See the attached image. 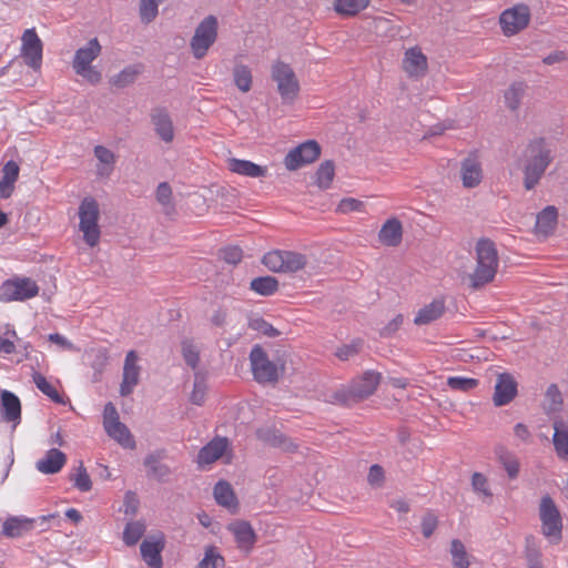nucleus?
I'll return each instance as SVG.
<instances>
[{
    "instance_id": "f257e3e1",
    "label": "nucleus",
    "mask_w": 568,
    "mask_h": 568,
    "mask_svg": "<svg viewBox=\"0 0 568 568\" xmlns=\"http://www.w3.org/2000/svg\"><path fill=\"white\" fill-rule=\"evenodd\" d=\"M476 267L469 275V286L473 290H479L494 281L499 257L495 243L489 239H481L477 242L476 247Z\"/></svg>"
},
{
    "instance_id": "f03ea898",
    "label": "nucleus",
    "mask_w": 568,
    "mask_h": 568,
    "mask_svg": "<svg viewBox=\"0 0 568 568\" xmlns=\"http://www.w3.org/2000/svg\"><path fill=\"white\" fill-rule=\"evenodd\" d=\"M552 160V151L545 139H537L528 144L524 166V186L526 190L530 191L539 183Z\"/></svg>"
},
{
    "instance_id": "7ed1b4c3",
    "label": "nucleus",
    "mask_w": 568,
    "mask_h": 568,
    "mask_svg": "<svg viewBox=\"0 0 568 568\" xmlns=\"http://www.w3.org/2000/svg\"><path fill=\"white\" fill-rule=\"evenodd\" d=\"M101 50L102 48L98 39L93 38L74 53L72 61L74 72L91 84H98L102 80V73L92 65V62L100 55Z\"/></svg>"
},
{
    "instance_id": "20e7f679",
    "label": "nucleus",
    "mask_w": 568,
    "mask_h": 568,
    "mask_svg": "<svg viewBox=\"0 0 568 568\" xmlns=\"http://www.w3.org/2000/svg\"><path fill=\"white\" fill-rule=\"evenodd\" d=\"M250 363L254 379L258 384H276L284 373V365L278 366L268 358L264 348L254 345L250 352Z\"/></svg>"
},
{
    "instance_id": "39448f33",
    "label": "nucleus",
    "mask_w": 568,
    "mask_h": 568,
    "mask_svg": "<svg viewBox=\"0 0 568 568\" xmlns=\"http://www.w3.org/2000/svg\"><path fill=\"white\" fill-rule=\"evenodd\" d=\"M538 515L542 535L551 544H558L562 539V517L550 495L546 494L541 497Z\"/></svg>"
},
{
    "instance_id": "423d86ee",
    "label": "nucleus",
    "mask_w": 568,
    "mask_h": 568,
    "mask_svg": "<svg viewBox=\"0 0 568 568\" xmlns=\"http://www.w3.org/2000/svg\"><path fill=\"white\" fill-rule=\"evenodd\" d=\"M100 209L95 199L91 196L84 197L79 206V229L83 233L84 242L93 247L100 240L99 227Z\"/></svg>"
},
{
    "instance_id": "0eeeda50",
    "label": "nucleus",
    "mask_w": 568,
    "mask_h": 568,
    "mask_svg": "<svg viewBox=\"0 0 568 568\" xmlns=\"http://www.w3.org/2000/svg\"><path fill=\"white\" fill-rule=\"evenodd\" d=\"M271 78L277 85V92L283 103H293L300 93V82L292 67L277 60L273 63Z\"/></svg>"
},
{
    "instance_id": "6e6552de",
    "label": "nucleus",
    "mask_w": 568,
    "mask_h": 568,
    "mask_svg": "<svg viewBox=\"0 0 568 568\" xmlns=\"http://www.w3.org/2000/svg\"><path fill=\"white\" fill-rule=\"evenodd\" d=\"M262 262L272 272L295 273L306 265L307 258L298 252L276 250L266 253Z\"/></svg>"
},
{
    "instance_id": "1a4fd4ad",
    "label": "nucleus",
    "mask_w": 568,
    "mask_h": 568,
    "mask_svg": "<svg viewBox=\"0 0 568 568\" xmlns=\"http://www.w3.org/2000/svg\"><path fill=\"white\" fill-rule=\"evenodd\" d=\"M216 38L217 19L214 16H207L199 23L191 39L190 45L194 58H204L209 49L216 41Z\"/></svg>"
},
{
    "instance_id": "9d476101",
    "label": "nucleus",
    "mask_w": 568,
    "mask_h": 568,
    "mask_svg": "<svg viewBox=\"0 0 568 568\" xmlns=\"http://www.w3.org/2000/svg\"><path fill=\"white\" fill-rule=\"evenodd\" d=\"M39 286L29 277L7 280L0 286V301H26L37 296Z\"/></svg>"
},
{
    "instance_id": "9b49d317",
    "label": "nucleus",
    "mask_w": 568,
    "mask_h": 568,
    "mask_svg": "<svg viewBox=\"0 0 568 568\" xmlns=\"http://www.w3.org/2000/svg\"><path fill=\"white\" fill-rule=\"evenodd\" d=\"M58 517V514L44 515L36 519L27 517H11L4 521L2 531L8 537H20L32 530L37 524L40 527V530L44 531L49 528L47 524L51 520H55Z\"/></svg>"
},
{
    "instance_id": "f8f14e48",
    "label": "nucleus",
    "mask_w": 568,
    "mask_h": 568,
    "mask_svg": "<svg viewBox=\"0 0 568 568\" xmlns=\"http://www.w3.org/2000/svg\"><path fill=\"white\" fill-rule=\"evenodd\" d=\"M321 155V146L315 140H308L292 149L284 159L287 170L295 171L313 163Z\"/></svg>"
},
{
    "instance_id": "ddd939ff",
    "label": "nucleus",
    "mask_w": 568,
    "mask_h": 568,
    "mask_svg": "<svg viewBox=\"0 0 568 568\" xmlns=\"http://www.w3.org/2000/svg\"><path fill=\"white\" fill-rule=\"evenodd\" d=\"M530 20L529 8L525 4L515 6L505 10L499 18L503 32L506 36H514L525 29Z\"/></svg>"
},
{
    "instance_id": "4468645a",
    "label": "nucleus",
    "mask_w": 568,
    "mask_h": 568,
    "mask_svg": "<svg viewBox=\"0 0 568 568\" xmlns=\"http://www.w3.org/2000/svg\"><path fill=\"white\" fill-rule=\"evenodd\" d=\"M21 40V54L26 63L34 70L40 69L42 62V41L38 37L36 30L33 28L27 29L23 32Z\"/></svg>"
},
{
    "instance_id": "2eb2a0df",
    "label": "nucleus",
    "mask_w": 568,
    "mask_h": 568,
    "mask_svg": "<svg viewBox=\"0 0 568 568\" xmlns=\"http://www.w3.org/2000/svg\"><path fill=\"white\" fill-rule=\"evenodd\" d=\"M139 356L135 351L128 352L122 374V383L120 385V395L126 397L132 394L134 387L140 382L141 367L138 365Z\"/></svg>"
},
{
    "instance_id": "dca6fc26",
    "label": "nucleus",
    "mask_w": 568,
    "mask_h": 568,
    "mask_svg": "<svg viewBox=\"0 0 568 568\" xmlns=\"http://www.w3.org/2000/svg\"><path fill=\"white\" fill-rule=\"evenodd\" d=\"M164 546L165 540L163 534L149 536L141 542V556L150 568H162L163 561L161 552Z\"/></svg>"
},
{
    "instance_id": "f3484780",
    "label": "nucleus",
    "mask_w": 568,
    "mask_h": 568,
    "mask_svg": "<svg viewBox=\"0 0 568 568\" xmlns=\"http://www.w3.org/2000/svg\"><path fill=\"white\" fill-rule=\"evenodd\" d=\"M517 395V383L509 373H501L497 377L494 393L495 406L509 404Z\"/></svg>"
},
{
    "instance_id": "a211bd4d",
    "label": "nucleus",
    "mask_w": 568,
    "mask_h": 568,
    "mask_svg": "<svg viewBox=\"0 0 568 568\" xmlns=\"http://www.w3.org/2000/svg\"><path fill=\"white\" fill-rule=\"evenodd\" d=\"M382 375L374 371L365 372L361 377L354 379L351 387L358 402L373 395L381 383Z\"/></svg>"
},
{
    "instance_id": "6ab92c4d",
    "label": "nucleus",
    "mask_w": 568,
    "mask_h": 568,
    "mask_svg": "<svg viewBox=\"0 0 568 568\" xmlns=\"http://www.w3.org/2000/svg\"><path fill=\"white\" fill-rule=\"evenodd\" d=\"M150 118L160 139L165 143H171L174 139V128L168 110L155 108L151 111Z\"/></svg>"
},
{
    "instance_id": "aec40b11",
    "label": "nucleus",
    "mask_w": 568,
    "mask_h": 568,
    "mask_svg": "<svg viewBox=\"0 0 568 568\" xmlns=\"http://www.w3.org/2000/svg\"><path fill=\"white\" fill-rule=\"evenodd\" d=\"M229 446V440L225 437H215L197 454L199 465H211L223 456Z\"/></svg>"
},
{
    "instance_id": "412c9836",
    "label": "nucleus",
    "mask_w": 568,
    "mask_h": 568,
    "mask_svg": "<svg viewBox=\"0 0 568 568\" xmlns=\"http://www.w3.org/2000/svg\"><path fill=\"white\" fill-rule=\"evenodd\" d=\"M67 463V455L57 448L49 449L44 457L36 463V468L42 474H57Z\"/></svg>"
},
{
    "instance_id": "4be33fe9",
    "label": "nucleus",
    "mask_w": 568,
    "mask_h": 568,
    "mask_svg": "<svg viewBox=\"0 0 568 568\" xmlns=\"http://www.w3.org/2000/svg\"><path fill=\"white\" fill-rule=\"evenodd\" d=\"M403 65L410 77L423 75L427 70V58L419 48L414 47L405 52Z\"/></svg>"
},
{
    "instance_id": "5701e85b",
    "label": "nucleus",
    "mask_w": 568,
    "mask_h": 568,
    "mask_svg": "<svg viewBox=\"0 0 568 568\" xmlns=\"http://www.w3.org/2000/svg\"><path fill=\"white\" fill-rule=\"evenodd\" d=\"M229 530L234 535L239 548L250 550L256 541V535L250 523L244 520L229 525Z\"/></svg>"
},
{
    "instance_id": "b1692460",
    "label": "nucleus",
    "mask_w": 568,
    "mask_h": 568,
    "mask_svg": "<svg viewBox=\"0 0 568 568\" xmlns=\"http://www.w3.org/2000/svg\"><path fill=\"white\" fill-rule=\"evenodd\" d=\"M379 242L386 246H397L403 239V225L396 217L388 219L378 233Z\"/></svg>"
},
{
    "instance_id": "393cba45",
    "label": "nucleus",
    "mask_w": 568,
    "mask_h": 568,
    "mask_svg": "<svg viewBox=\"0 0 568 568\" xmlns=\"http://www.w3.org/2000/svg\"><path fill=\"white\" fill-rule=\"evenodd\" d=\"M227 168L231 172L248 176V178H263L267 173L266 166H261L248 160L229 159Z\"/></svg>"
},
{
    "instance_id": "a878e982",
    "label": "nucleus",
    "mask_w": 568,
    "mask_h": 568,
    "mask_svg": "<svg viewBox=\"0 0 568 568\" xmlns=\"http://www.w3.org/2000/svg\"><path fill=\"white\" fill-rule=\"evenodd\" d=\"M460 175L465 187L471 189L477 186L483 179L479 162L475 158H466L462 162Z\"/></svg>"
},
{
    "instance_id": "bb28decb",
    "label": "nucleus",
    "mask_w": 568,
    "mask_h": 568,
    "mask_svg": "<svg viewBox=\"0 0 568 568\" xmlns=\"http://www.w3.org/2000/svg\"><path fill=\"white\" fill-rule=\"evenodd\" d=\"M445 312V302L442 298H435L429 304L422 307L415 318L416 325H427L443 316Z\"/></svg>"
},
{
    "instance_id": "cd10ccee",
    "label": "nucleus",
    "mask_w": 568,
    "mask_h": 568,
    "mask_svg": "<svg viewBox=\"0 0 568 568\" xmlns=\"http://www.w3.org/2000/svg\"><path fill=\"white\" fill-rule=\"evenodd\" d=\"M497 460L503 465L508 477L515 479L519 475L520 463L518 457L504 445H497L494 449Z\"/></svg>"
},
{
    "instance_id": "c85d7f7f",
    "label": "nucleus",
    "mask_w": 568,
    "mask_h": 568,
    "mask_svg": "<svg viewBox=\"0 0 568 568\" xmlns=\"http://www.w3.org/2000/svg\"><path fill=\"white\" fill-rule=\"evenodd\" d=\"M528 85L524 81L513 82L504 92L506 108L511 112H517L521 105V101L526 95Z\"/></svg>"
},
{
    "instance_id": "c756f323",
    "label": "nucleus",
    "mask_w": 568,
    "mask_h": 568,
    "mask_svg": "<svg viewBox=\"0 0 568 568\" xmlns=\"http://www.w3.org/2000/svg\"><path fill=\"white\" fill-rule=\"evenodd\" d=\"M214 498L216 503L230 510H236L239 503L234 494V490L230 483L220 480L215 484L213 489Z\"/></svg>"
},
{
    "instance_id": "7c9ffc66",
    "label": "nucleus",
    "mask_w": 568,
    "mask_h": 568,
    "mask_svg": "<svg viewBox=\"0 0 568 568\" xmlns=\"http://www.w3.org/2000/svg\"><path fill=\"white\" fill-rule=\"evenodd\" d=\"M558 213L555 206H547L537 214L536 233L544 236L551 234L557 225Z\"/></svg>"
},
{
    "instance_id": "2f4dec72",
    "label": "nucleus",
    "mask_w": 568,
    "mask_h": 568,
    "mask_svg": "<svg viewBox=\"0 0 568 568\" xmlns=\"http://www.w3.org/2000/svg\"><path fill=\"white\" fill-rule=\"evenodd\" d=\"M161 458L160 454H150L144 458L143 464L148 469L149 477L164 481L171 475V469L168 465L161 463Z\"/></svg>"
},
{
    "instance_id": "473e14b6",
    "label": "nucleus",
    "mask_w": 568,
    "mask_h": 568,
    "mask_svg": "<svg viewBox=\"0 0 568 568\" xmlns=\"http://www.w3.org/2000/svg\"><path fill=\"white\" fill-rule=\"evenodd\" d=\"M1 403L3 406V416L8 422H16L21 417V404L18 396L9 390L1 393Z\"/></svg>"
},
{
    "instance_id": "72a5a7b5",
    "label": "nucleus",
    "mask_w": 568,
    "mask_h": 568,
    "mask_svg": "<svg viewBox=\"0 0 568 568\" xmlns=\"http://www.w3.org/2000/svg\"><path fill=\"white\" fill-rule=\"evenodd\" d=\"M106 434L121 444L125 448H133L135 443L133 436L131 435L129 428L121 423L120 420L116 423H112L104 427Z\"/></svg>"
},
{
    "instance_id": "f704fd0d",
    "label": "nucleus",
    "mask_w": 568,
    "mask_h": 568,
    "mask_svg": "<svg viewBox=\"0 0 568 568\" xmlns=\"http://www.w3.org/2000/svg\"><path fill=\"white\" fill-rule=\"evenodd\" d=\"M250 288L262 296H270L278 290V281L268 275L255 277L251 281Z\"/></svg>"
},
{
    "instance_id": "c9c22d12",
    "label": "nucleus",
    "mask_w": 568,
    "mask_h": 568,
    "mask_svg": "<svg viewBox=\"0 0 568 568\" xmlns=\"http://www.w3.org/2000/svg\"><path fill=\"white\" fill-rule=\"evenodd\" d=\"M335 176V165L331 160H326L318 166L315 178L320 189L326 190L331 186Z\"/></svg>"
},
{
    "instance_id": "e433bc0d",
    "label": "nucleus",
    "mask_w": 568,
    "mask_h": 568,
    "mask_svg": "<svg viewBox=\"0 0 568 568\" xmlns=\"http://www.w3.org/2000/svg\"><path fill=\"white\" fill-rule=\"evenodd\" d=\"M449 552L455 568H469L468 554L465 545L459 539L452 540Z\"/></svg>"
},
{
    "instance_id": "4c0bfd02",
    "label": "nucleus",
    "mask_w": 568,
    "mask_h": 568,
    "mask_svg": "<svg viewBox=\"0 0 568 568\" xmlns=\"http://www.w3.org/2000/svg\"><path fill=\"white\" fill-rule=\"evenodd\" d=\"M525 557L528 568H544L540 559L541 552L534 536L526 537Z\"/></svg>"
},
{
    "instance_id": "58836bf2",
    "label": "nucleus",
    "mask_w": 568,
    "mask_h": 568,
    "mask_svg": "<svg viewBox=\"0 0 568 568\" xmlns=\"http://www.w3.org/2000/svg\"><path fill=\"white\" fill-rule=\"evenodd\" d=\"M92 356L91 367L94 369L92 381L94 383L101 379V375L109 363V353L106 348L93 349L90 354Z\"/></svg>"
},
{
    "instance_id": "ea45409f",
    "label": "nucleus",
    "mask_w": 568,
    "mask_h": 568,
    "mask_svg": "<svg viewBox=\"0 0 568 568\" xmlns=\"http://www.w3.org/2000/svg\"><path fill=\"white\" fill-rule=\"evenodd\" d=\"M140 72L141 69L138 65H129L112 77L111 84L116 88H125L135 81Z\"/></svg>"
},
{
    "instance_id": "a19ab883",
    "label": "nucleus",
    "mask_w": 568,
    "mask_h": 568,
    "mask_svg": "<svg viewBox=\"0 0 568 568\" xmlns=\"http://www.w3.org/2000/svg\"><path fill=\"white\" fill-rule=\"evenodd\" d=\"M234 83L242 92H248L252 87V73L247 65L236 64L233 69Z\"/></svg>"
},
{
    "instance_id": "79ce46f5",
    "label": "nucleus",
    "mask_w": 568,
    "mask_h": 568,
    "mask_svg": "<svg viewBox=\"0 0 568 568\" xmlns=\"http://www.w3.org/2000/svg\"><path fill=\"white\" fill-rule=\"evenodd\" d=\"M369 3V0H336L335 10L345 16H355Z\"/></svg>"
},
{
    "instance_id": "37998d69",
    "label": "nucleus",
    "mask_w": 568,
    "mask_h": 568,
    "mask_svg": "<svg viewBox=\"0 0 568 568\" xmlns=\"http://www.w3.org/2000/svg\"><path fill=\"white\" fill-rule=\"evenodd\" d=\"M156 201L164 207V213L171 215L174 213V204L172 203V189L168 182H161L155 192Z\"/></svg>"
},
{
    "instance_id": "c03bdc74",
    "label": "nucleus",
    "mask_w": 568,
    "mask_h": 568,
    "mask_svg": "<svg viewBox=\"0 0 568 568\" xmlns=\"http://www.w3.org/2000/svg\"><path fill=\"white\" fill-rule=\"evenodd\" d=\"M145 525L142 521H130L126 524L123 531V541L128 546H134L143 536Z\"/></svg>"
},
{
    "instance_id": "a18cd8bd",
    "label": "nucleus",
    "mask_w": 568,
    "mask_h": 568,
    "mask_svg": "<svg viewBox=\"0 0 568 568\" xmlns=\"http://www.w3.org/2000/svg\"><path fill=\"white\" fill-rule=\"evenodd\" d=\"M70 480L73 481L74 487L80 491L87 493L92 488L91 478L82 462L79 463L75 471L70 474Z\"/></svg>"
},
{
    "instance_id": "49530a36",
    "label": "nucleus",
    "mask_w": 568,
    "mask_h": 568,
    "mask_svg": "<svg viewBox=\"0 0 568 568\" xmlns=\"http://www.w3.org/2000/svg\"><path fill=\"white\" fill-rule=\"evenodd\" d=\"M32 379L38 389H40L51 400L58 404L63 403V399L59 392L47 381V378L42 374L34 372L32 374Z\"/></svg>"
},
{
    "instance_id": "de8ad7c7",
    "label": "nucleus",
    "mask_w": 568,
    "mask_h": 568,
    "mask_svg": "<svg viewBox=\"0 0 568 568\" xmlns=\"http://www.w3.org/2000/svg\"><path fill=\"white\" fill-rule=\"evenodd\" d=\"M552 442L557 456L568 460V429L555 427Z\"/></svg>"
},
{
    "instance_id": "09e8293b",
    "label": "nucleus",
    "mask_w": 568,
    "mask_h": 568,
    "mask_svg": "<svg viewBox=\"0 0 568 568\" xmlns=\"http://www.w3.org/2000/svg\"><path fill=\"white\" fill-rule=\"evenodd\" d=\"M159 4L155 0H140L139 16L142 23L149 24L155 20L159 13Z\"/></svg>"
},
{
    "instance_id": "8fccbe9b",
    "label": "nucleus",
    "mask_w": 568,
    "mask_h": 568,
    "mask_svg": "<svg viewBox=\"0 0 568 568\" xmlns=\"http://www.w3.org/2000/svg\"><path fill=\"white\" fill-rule=\"evenodd\" d=\"M206 382L203 376L199 373L195 374L193 390L190 395V400L192 404L201 406L204 404L205 395H206Z\"/></svg>"
},
{
    "instance_id": "3c124183",
    "label": "nucleus",
    "mask_w": 568,
    "mask_h": 568,
    "mask_svg": "<svg viewBox=\"0 0 568 568\" xmlns=\"http://www.w3.org/2000/svg\"><path fill=\"white\" fill-rule=\"evenodd\" d=\"M329 402L342 406H352L359 403L351 386L348 388H341L333 392L329 396Z\"/></svg>"
},
{
    "instance_id": "603ef678",
    "label": "nucleus",
    "mask_w": 568,
    "mask_h": 568,
    "mask_svg": "<svg viewBox=\"0 0 568 568\" xmlns=\"http://www.w3.org/2000/svg\"><path fill=\"white\" fill-rule=\"evenodd\" d=\"M283 435L284 434L281 433L280 430H277L273 427H268V426L261 427L256 430V437L260 440H262L273 447H276V448L278 445H281V439H282Z\"/></svg>"
},
{
    "instance_id": "864d4df0",
    "label": "nucleus",
    "mask_w": 568,
    "mask_h": 568,
    "mask_svg": "<svg viewBox=\"0 0 568 568\" xmlns=\"http://www.w3.org/2000/svg\"><path fill=\"white\" fill-rule=\"evenodd\" d=\"M478 379L470 377L453 376L447 379V385L459 392H469L478 386Z\"/></svg>"
},
{
    "instance_id": "5fc2aeb1",
    "label": "nucleus",
    "mask_w": 568,
    "mask_h": 568,
    "mask_svg": "<svg viewBox=\"0 0 568 568\" xmlns=\"http://www.w3.org/2000/svg\"><path fill=\"white\" fill-rule=\"evenodd\" d=\"M224 564V558L219 552H216L214 547H210L206 549L205 556L200 561L197 568H223Z\"/></svg>"
},
{
    "instance_id": "6e6d98bb",
    "label": "nucleus",
    "mask_w": 568,
    "mask_h": 568,
    "mask_svg": "<svg viewBox=\"0 0 568 568\" xmlns=\"http://www.w3.org/2000/svg\"><path fill=\"white\" fill-rule=\"evenodd\" d=\"M182 355L190 367L196 368L200 362V354L196 346L191 341L185 339L182 342Z\"/></svg>"
},
{
    "instance_id": "4d7b16f0",
    "label": "nucleus",
    "mask_w": 568,
    "mask_h": 568,
    "mask_svg": "<svg viewBox=\"0 0 568 568\" xmlns=\"http://www.w3.org/2000/svg\"><path fill=\"white\" fill-rule=\"evenodd\" d=\"M250 327L268 337H275L280 335V332L262 317L251 320Z\"/></svg>"
},
{
    "instance_id": "13d9d810",
    "label": "nucleus",
    "mask_w": 568,
    "mask_h": 568,
    "mask_svg": "<svg viewBox=\"0 0 568 568\" xmlns=\"http://www.w3.org/2000/svg\"><path fill=\"white\" fill-rule=\"evenodd\" d=\"M123 506L125 515L134 516L140 506L138 495L132 490H128L124 495Z\"/></svg>"
},
{
    "instance_id": "bf43d9fd",
    "label": "nucleus",
    "mask_w": 568,
    "mask_h": 568,
    "mask_svg": "<svg viewBox=\"0 0 568 568\" xmlns=\"http://www.w3.org/2000/svg\"><path fill=\"white\" fill-rule=\"evenodd\" d=\"M363 345L362 341L353 342L352 344L339 347L336 352V356L342 361H347L354 355L358 354Z\"/></svg>"
},
{
    "instance_id": "052dcab7",
    "label": "nucleus",
    "mask_w": 568,
    "mask_h": 568,
    "mask_svg": "<svg viewBox=\"0 0 568 568\" xmlns=\"http://www.w3.org/2000/svg\"><path fill=\"white\" fill-rule=\"evenodd\" d=\"M221 256L226 263L236 265L243 257V251L239 246H227L221 251Z\"/></svg>"
},
{
    "instance_id": "680f3d73",
    "label": "nucleus",
    "mask_w": 568,
    "mask_h": 568,
    "mask_svg": "<svg viewBox=\"0 0 568 568\" xmlns=\"http://www.w3.org/2000/svg\"><path fill=\"white\" fill-rule=\"evenodd\" d=\"M437 524H438L437 517L430 511L426 513L422 519L423 536L425 538H429L434 534V531L437 527Z\"/></svg>"
},
{
    "instance_id": "e2e57ef3",
    "label": "nucleus",
    "mask_w": 568,
    "mask_h": 568,
    "mask_svg": "<svg viewBox=\"0 0 568 568\" xmlns=\"http://www.w3.org/2000/svg\"><path fill=\"white\" fill-rule=\"evenodd\" d=\"M546 399L550 403V409L555 410L562 404V395L556 384H550L546 390Z\"/></svg>"
},
{
    "instance_id": "0e129e2a",
    "label": "nucleus",
    "mask_w": 568,
    "mask_h": 568,
    "mask_svg": "<svg viewBox=\"0 0 568 568\" xmlns=\"http://www.w3.org/2000/svg\"><path fill=\"white\" fill-rule=\"evenodd\" d=\"M363 206L364 204L362 201L353 197H346L339 202L337 206V212L346 214L354 211H362Z\"/></svg>"
},
{
    "instance_id": "69168bd1",
    "label": "nucleus",
    "mask_w": 568,
    "mask_h": 568,
    "mask_svg": "<svg viewBox=\"0 0 568 568\" xmlns=\"http://www.w3.org/2000/svg\"><path fill=\"white\" fill-rule=\"evenodd\" d=\"M19 172L20 168L18 163L13 160H10L3 165L2 178L16 183L19 178Z\"/></svg>"
},
{
    "instance_id": "338daca9",
    "label": "nucleus",
    "mask_w": 568,
    "mask_h": 568,
    "mask_svg": "<svg viewBox=\"0 0 568 568\" xmlns=\"http://www.w3.org/2000/svg\"><path fill=\"white\" fill-rule=\"evenodd\" d=\"M367 480L372 486H381L384 480V469L382 466L374 464L369 467Z\"/></svg>"
},
{
    "instance_id": "774afa93",
    "label": "nucleus",
    "mask_w": 568,
    "mask_h": 568,
    "mask_svg": "<svg viewBox=\"0 0 568 568\" xmlns=\"http://www.w3.org/2000/svg\"><path fill=\"white\" fill-rule=\"evenodd\" d=\"M404 322L402 314L396 315L385 327L381 331V336L389 337L399 329Z\"/></svg>"
}]
</instances>
